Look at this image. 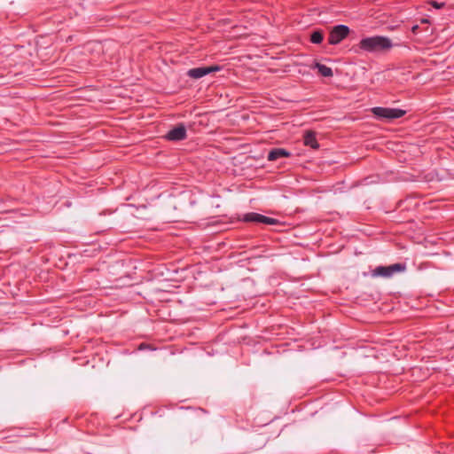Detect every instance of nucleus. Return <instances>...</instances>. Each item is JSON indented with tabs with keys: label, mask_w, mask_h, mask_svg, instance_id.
<instances>
[{
	"label": "nucleus",
	"mask_w": 454,
	"mask_h": 454,
	"mask_svg": "<svg viewBox=\"0 0 454 454\" xmlns=\"http://www.w3.org/2000/svg\"><path fill=\"white\" fill-rule=\"evenodd\" d=\"M359 49L367 52H378L392 48L391 40L386 36L364 37L359 42Z\"/></svg>",
	"instance_id": "f257e3e1"
},
{
	"label": "nucleus",
	"mask_w": 454,
	"mask_h": 454,
	"mask_svg": "<svg viewBox=\"0 0 454 454\" xmlns=\"http://www.w3.org/2000/svg\"><path fill=\"white\" fill-rule=\"evenodd\" d=\"M372 113L380 120H395L403 117L405 111L399 108L375 106L372 108Z\"/></svg>",
	"instance_id": "f03ea898"
},
{
	"label": "nucleus",
	"mask_w": 454,
	"mask_h": 454,
	"mask_svg": "<svg viewBox=\"0 0 454 454\" xmlns=\"http://www.w3.org/2000/svg\"><path fill=\"white\" fill-rule=\"evenodd\" d=\"M350 29L346 25L334 26L329 34L328 43L331 45H337L349 35Z\"/></svg>",
	"instance_id": "7ed1b4c3"
},
{
	"label": "nucleus",
	"mask_w": 454,
	"mask_h": 454,
	"mask_svg": "<svg viewBox=\"0 0 454 454\" xmlns=\"http://www.w3.org/2000/svg\"><path fill=\"white\" fill-rule=\"evenodd\" d=\"M406 269L405 264L395 263L388 266H378L373 270V277L391 278L396 272H402Z\"/></svg>",
	"instance_id": "20e7f679"
},
{
	"label": "nucleus",
	"mask_w": 454,
	"mask_h": 454,
	"mask_svg": "<svg viewBox=\"0 0 454 454\" xmlns=\"http://www.w3.org/2000/svg\"><path fill=\"white\" fill-rule=\"evenodd\" d=\"M242 220L244 222H252L269 225L276 224L278 222L275 218H271L254 212L245 214L242 217Z\"/></svg>",
	"instance_id": "39448f33"
},
{
	"label": "nucleus",
	"mask_w": 454,
	"mask_h": 454,
	"mask_svg": "<svg viewBox=\"0 0 454 454\" xmlns=\"http://www.w3.org/2000/svg\"><path fill=\"white\" fill-rule=\"evenodd\" d=\"M221 67L219 66L200 67L188 70L187 74L191 78L200 79L213 72L219 71Z\"/></svg>",
	"instance_id": "423d86ee"
},
{
	"label": "nucleus",
	"mask_w": 454,
	"mask_h": 454,
	"mask_svg": "<svg viewBox=\"0 0 454 454\" xmlns=\"http://www.w3.org/2000/svg\"><path fill=\"white\" fill-rule=\"evenodd\" d=\"M169 141H181L186 137V129L183 124H180L171 129L165 136Z\"/></svg>",
	"instance_id": "0eeeda50"
},
{
	"label": "nucleus",
	"mask_w": 454,
	"mask_h": 454,
	"mask_svg": "<svg viewBox=\"0 0 454 454\" xmlns=\"http://www.w3.org/2000/svg\"><path fill=\"white\" fill-rule=\"evenodd\" d=\"M291 153L284 148H273L268 153L267 160L269 161H275L280 158L290 157Z\"/></svg>",
	"instance_id": "6e6552de"
},
{
	"label": "nucleus",
	"mask_w": 454,
	"mask_h": 454,
	"mask_svg": "<svg viewBox=\"0 0 454 454\" xmlns=\"http://www.w3.org/2000/svg\"><path fill=\"white\" fill-rule=\"evenodd\" d=\"M303 143L306 146H309L313 149H317L319 144L317 141L316 135L313 131H307L303 137Z\"/></svg>",
	"instance_id": "1a4fd4ad"
},
{
	"label": "nucleus",
	"mask_w": 454,
	"mask_h": 454,
	"mask_svg": "<svg viewBox=\"0 0 454 454\" xmlns=\"http://www.w3.org/2000/svg\"><path fill=\"white\" fill-rule=\"evenodd\" d=\"M315 68H317L319 74L324 77H332L333 75L332 68L325 65L316 63Z\"/></svg>",
	"instance_id": "9d476101"
},
{
	"label": "nucleus",
	"mask_w": 454,
	"mask_h": 454,
	"mask_svg": "<svg viewBox=\"0 0 454 454\" xmlns=\"http://www.w3.org/2000/svg\"><path fill=\"white\" fill-rule=\"evenodd\" d=\"M324 40V34L321 30H316L310 35V42L314 44H319Z\"/></svg>",
	"instance_id": "9b49d317"
},
{
	"label": "nucleus",
	"mask_w": 454,
	"mask_h": 454,
	"mask_svg": "<svg viewBox=\"0 0 454 454\" xmlns=\"http://www.w3.org/2000/svg\"><path fill=\"white\" fill-rule=\"evenodd\" d=\"M429 4H430L433 7H434L435 9H442V8L444 6V4H445L444 3H439V2L434 1V0H431V1L429 2Z\"/></svg>",
	"instance_id": "f8f14e48"
}]
</instances>
